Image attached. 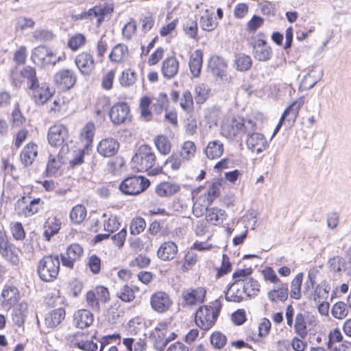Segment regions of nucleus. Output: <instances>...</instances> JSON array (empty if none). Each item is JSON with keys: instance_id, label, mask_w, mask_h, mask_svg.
I'll list each match as a JSON object with an SVG mask.
<instances>
[{"instance_id": "obj_1", "label": "nucleus", "mask_w": 351, "mask_h": 351, "mask_svg": "<svg viewBox=\"0 0 351 351\" xmlns=\"http://www.w3.org/2000/svg\"><path fill=\"white\" fill-rule=\"evenodd\" d=\"M156 155L152 148L147 145H141L132 158V167L138 171H148L149 175H157L160 168H154Z\"/></svg>"}, {"instance_id": "obj_2", "label": "nucleus", "mask_w": 351, "mask_h": 351, "mask_svg": "<svg viewBox=\"0 0 351 351\" xmlns=\"http://www.w3.org/2000/svg\"><path fill=\"white\" fill-rule=\"evenodd\" d=\"M221 306V302L216 300L211 306H200L195 314L196 325L203 330L210 329L218 318Z\"/></svg>"}, {"instance_id": "obj_3", "label": "nucleus", "mask_w": 351, "mask_h": 351, "mask_svg": "<svg viewBox=\"0 0 351 351\" xmlns=\"http://www.w3.org/2000/svg\"><path fill=\"white\" fill-rule=\"evenodd\" d=\"M254 130L256 123L253 121L233 118L223 123L221 134L226 138L232 140L241 132H253Z\"/></svg>"}, {"instance_id": "obj_4", "label": "nucleus", "mask_w": 351, "mask_h": 351, "mask_svg": "<svg viewBox=\"0 0 351 351\" xmlns=\"http://www.w3.org/2000/svg\"><path fill=\"white\" fill-rule=\"evenodd\" d=\"M60 261L58 256H44L38 263L37 271L39 278L44 282H53L60 271Z\"/></svg>"}, {"instance_id": "obj_5", "label": "nucleus", "mask_w": 351, "mask_h": 351, "mask_svg": "<svg viewBox=\"0 0 351 351\" xmlns=\"http://www.w3.org/2000/svg\"><path fill=\"white\" fill-rule=\"evenodd\" d=\"M10 80L12 84L16 88L21 87L22 82L26 80L28 90L39 83L35 68L30 66H24L21 70L15 68L11 71Z\"/></svg>"}, {"instance_id": "obj_6", "label": "nucleus", "mask_w": 351, "mask_h": 351, "mask_svg": "<svg viewBox=\"0 0 351 351\" xmlns=\"http://www.w3.org/2000/svg\"><path fill=\"white\" fill-rule=\"evenodd\" d=\"M149 180L143 176H133L125 178L120 184V190L125 194L138 195L148 188Z\"/></svg>"}, {"instance_id": "obj_7", "label": "nucleus", "mask_w": 351, "mask_h": 351, "mask_svg": "<svg viewBox=\"0 0 351 351\" xmlns=\"http://www.w3.org/2000/svg\"><path fill=\"white\" fill-rule=\"evenodd\" d=\"M228 64L226 61L217 56H212L208 63V72L217 80H219L223 83L229 84L232 77L227 72Z\"/></svg>"}, {"instance_id": "obj_8", "label": "nucleus", "mask_w": 351, "mask_h": 351, "mask_svg": "<svg viewBox=\"0 0 351 351\" xmlns=\"http://www.w3.org/2000/svg\"><path fill=\"white\" fill-rule=\"evenodd\" d=\"M43 205L40 198H34L29 202L26 197L19 199L15 205V210L19 216L30 217L37 213Z\"/></svg>"}, {"instance_id": "obj_9", "label": "nucleus", "mask_w": 351, "mask_h": 351, "mask_svg": "<svg viewBox=\"0 0 351 351\" xmlns=\"http://www.w3.org/2000/svg\"><path fill=\"white\" fill-rule=\"evenodd\" d=\"M55 90L47 83H38L29 89L31 99L36 106L45 104L54 95Z\"/></svg>"}, {"instance_id": "obj_10", "label": "nucleus", "mask_w": 351, "mask_h": 351, "mask_svg": "<svg viewBox=\"0 0 351 351\" xmlns=\"http://www.w3.org/2000/svg\"><path fill=\"white\" fill-rule=\"evenodd\" d=\"M173 304L170 295L165 291H158L150 297L152 308L158 313H165L169 311Z\"/></svg>"}, {"instance_id": "obj_11", "label": "nucleus", "mask_w": 351, "mask_h": 351, "mask_svg": "<svg viewBox=\"0 0 351 351\" xmlns=\"http://www.w3.org/2000/svg\"><path fill=\"white\" fill-rule=\"evenodd\" d=\"M113 8L109 5H95L93 8L89 9L87 12H82L75 16V19H93L97 18V26L105 20L106 17L110 18Z\"/></svg>"}, {"instance_id": "obj_12", "label": "nucleus", "mask_w": 351, "mask_h": 351, "mask_svg": "<svg viewBox=\"0 0 351 351\" xmlns=\"http://www.w3.org/2000/svg\"><path fill=\"white\" fill-rule=\"evenodd\" d=\"M32 60L34 63L40 65H54L60 60V58L57 57L51 49L45 46H39L34 49Z\"/></svg>"}, {"instance_id": "obj_13", "label": "nucleus", "mask_w": 351, "mask_h": 351, "mask_svg": "<svg viewBox=\"0 0 351 351\" xmlns=\"http://www.w3.org/2000/svg\"><path fill=\"white\" fill-rule=\"evenodd\" d=\"M0 254L6 261L13 265H18L20 258L17 251L8 239L5 232H0Z\"/></svg>"}, {"instance_id": "obj_14", "label": "nucleus", "mask_w": 351, "mask_h": 351, "mask_svg": "<svg viewBox=\"0 0 351 351\" xmlns=\"http://www.w3.org/2000/svg\"><path fill=\"white\" fill-rule=\"evenodd\" d=\"M53 81L60 88L68 90L75 84L77 75L71 69H62L54 75Z\"/></svg>"}, {"instance_id": "obj_15", "label": "nucleus", "mask_w": 351, "mask_h": 351, "mask_svg": "<svg viewBox=\"0 0 351 351\" xmlns=\"http://www.w3.org/2000/svg\"><path fill=\"white\" fill-rule=\"evenodd\" d=\"M75 63L84 76H90L95 69V62L92 54L83 51L76 56Z\"/></svg>"}, {"instance_id": "obj_16", "label": "nucleus", "mask_w": 351, "mask_h": 351, "mask_svg": "<svg viewBox=\"0 0 351 351\" xmlns=\"http://www.w3.org/2000/svg\"><path fill=\"white\" fill-rule=\"evenodd\" d=\"M130 107L125 102L114 104L109 112L111 121L116 125L125 123L130 119Z\"/></svg>"}, {"instance_id": "obj_17", "label": "nucleus", "mask_w": 351, "mask_h": 351, "mask_svg": "<svg viewBox=\"0 0 351 351\" xmlns=\"http://www.w3.org/2000/svg\"><path fill=\"white\" fill-rule=\"evenodd\" d=\"M304 104V97H300L296 101H293L282 113L279 123L277 125L274 134H275L280 128L283 121L287 119V121L290 123H293L298 115L299 110Z\"/></svg>"}, {"instance_id": "obj_18", "label": "nucleus", "mask_w": 351, "mask_h": 351, "mask_svg": "<svg viewBox=\"0 0 351 351\" xmlns=\"http://www.w3.org/2000/svg\"><path fill=\"white\" fill-rule=\"evenodd\" d=\"M255 130L245 132V134H247L246 145L248 149L252 152L260 154L265 149L267 146V141L262 134L255 132Z\"/></svg>"}, {"instance_id": "obj_19", "label": "nucleus", "mask_w": 351, "mask_h": 351, "mask_svg": "<svg viewBox=\"0 0 351 351\" xmlns=\"http://www.w3.org/2000/svg\"><path fill=\"white\" fill-rule=\"evenodd\" d=\"M252 54L256 60L266 62L270 60L273 54L272 49L265 40L256 39L252 42Z\"/></svg>"}, {"instance_id": "obj_20", "label": "nucleus", "mask_w": 351, "mask_h": 351, "mask_svg": "<svg viewBox=\"0 0 351 351\" xmlns=\"http://www.w3.org/2000/svg\"><path fill=\"white\" fill-rule=\"evenodd\" d=\"M83 254L82 247L77 243L71 244L64 254H61L62 265L73 269L74 263L79 261Z\"/></svg>"}, {"instance_id": "obj_21", "label": "nucleus", "mask_w": 351, "mask_h": 351, "mask_svg": "<svg viewBox=\"0 0 351 351\" xmlns=\"http://www.w3.org/2000/svg\"><path fill=\"white\" fill-rule=\"evenodd\" d=\"M206 290L202 287L184 289L182 293L184 306H191L202 303L204 300Z\"/></svg>"}, {"instance_id": "obj_22", "label": "nucleus", "mask_w": 351, "mask_h": 351, "mask_svg": "<svg viewBox=\"0 0 351 351\" xmlns=\"http://www.w3.org/2000/svg\"><path fill=\"white\" fill-rule=\"evenodd\" d=\"M67 136L66 128L62 124H56L49 128L47 138L51 146L57 147L62 145Z\"/></svg>"}, {"instance_id": "obj_23", "label": "nucleus", "mask_w": 351, "mask_h": 351, "mask_svg": "<svg viewBox=\"0 0 351 351\" xmlns=\"http://www.w3.org/2000/svg\"><path fill=\"white\" fill-rule=\"evenodd\" d=\"M119 148V142L113 138L102 139L97 147L98 153L104 157H111L115 155Z\"/></svg>"}, {"instance_id": "obj_24", "label": "nucleus", "mask_w": 351, "mask_h": 351, "mask_svg": "<svg viewBox=\"0 0 351 351\" xmlns=\"http://www.w3.org/2000/svg\"><path fill=\"white\" fill-rule=\"evenodd\" d=\"M93 321V314L86 309L78 310L73 315V324L79 328L83 329L89 327Z\"/></svg>"}, {"instance_id": "obj_25", "label": "nucleus", "mask_w": 351, "mask_h": 351, "mask_svg": "<svg viewBox=\"0 0 351 351\" xmlns=\"http://www.w3.org/2000/svg\"><path fill=\"white\" fill-rule=\"evenodd\" d=\"M179 69V62L176 57L171 56L165 59L162 63L161 71L167 79L174 77Z\"/></svg>"}, {"instance_id": "obj_26", "label": "nucleus", "mask_w": 351, "mask_h": 351, "mask_svg": "<svg viewBox=\"0 0 351 351\" xmlns=\"http://www.w3.org/2000/svg\"><path fill=\"white\" fill-rule=\"evenodd\" d=\"M288 285L282 282L276 285L273 289L267 293V297L272 302L277 301L285 302L288 298Z\"/></svg>"}, {"instance_id": "obj_27", "label": "nucleus", "mask_w": 351, "mask_h": 351, "mask_svg": "<svg viewBox=\"0 0 351 351\" xmlns=\"http://www.w3.org/2000/svg\"><path fill=\"white\" fill-rule=\"evenodd\" d=\"M178 254V246L172 241L163 243L157 251L158 257L162 261L173 259Z\"/></svg>"}, {"instance_id": "obj_28", "label": "nucleus", "mask_w": 351, "mask_h": 351, "mask_svg": "<svg viewBox=\"0 0 351 351\" xmlns=\"http://www.w3.org/2000/svg\"><path fill=\"white\" fill-rule=\"evenodd\" d=\"M3 305L11 306L16 304L19 298V291L14 286L5 287L2 293Z\"/></svg>"}, {"instance_id": "obj_29", "label": "nucleus", "mask_w": 351, "mask_h": 351, "mask_svg": "<svg viewBox=\"0 0 351 351\" xmlns=\"http://www.w3.org/2000/svg\"><path fill=\"white\" fill-rule=\"evenodd\" d=\"M166 324H160V328H156L153 334L155 339L154 348L159 351L164 350L167 344L170 341V337H166Z\"/></svg>"}, {"instance_id": "obj_30", "label": "nucleus", "mask_w": 351, "mask_h": 351, "mask_svg": "<svg viewBox=\"0 0 351 351\" xmlns=\"http://www.w3.org/2000/svg\"><path fill=\"white\" fill-rule=\"evenodd\" d=\"M38 154L37 145L33 143H29L23 148L21 153V160L25 166L32 164Z\"/></svg>"}, {"instance_id": "obj_31", "label": "nucleus", "mask_w": 351, "mask_h": 351, "mask_svg": "<svg viewBox=\"0 0 351 351\" xmlns=\"http://www.w3.org/2000/svg\"><path fill=\"white\" fill-rule=\"evenodd\" d=\"M64 317L65 311L59 308L46 315L45 323L47 327L53 328L58 326L64 320Z\"/></svg>"}, {"instance_id": "obj_32", "label": "nucleus", "mask_w": 351, "mask_h": 351, "mask_svg": "<svg viewBox=\"0 0 351 351\" xmlns=\"http://www.w3.org/2000/svg\"><path fill=\"white\" fill-rule=\"evenodd\" d=\"M202 52L201 50H196L191 56L189 61L190 71L195 77L199 76L202 65Z\"/></svg>"}, {"instance_id": "obj_33", "label": "nucleus", "mask_w": 351, "mask_h": 351, "mask_svg": "<svg viewBox=\"0 0 351 351\" xmlns=\"http://www.w3.org/2000/svg\"><path fill=\"white\" fill-rule=\"evenodd\" d=\"M205 153L209 159L218 158L223 153V144L219 140L210 141L206 147Z\"/></svg>"}, {"instance_id": "obj_34", "label": "nucleus", "mask_w": 351, "mask_h": 351, "mask_svg": "<svg viewBox=\"0 0 351 351\" xmlns=\"http://www.w3.org/2000/svg\"><path fill=\"white\" fill-rule=\"evenodd\" d=\"M227 215L226 211L217 207L207 210L206 215V220L215 226H217L223 223Z\"/></svg>"}, {"instance_id": "obj_35", "label": "nucleus", "mask_w": 351, "mask_h": 351, "mask_svg": "<svg viewBox=\"0 0 351 351\" xmlns=\"http://www.w3.org/2000/svg\"><path fill=\"white\" fill-rule=\"evenodd\" d=\"M65 161L57 156L50 154L46 168L47 176L51 177L58 175L62 164Z\"/></svg>"}, {"instance_id": "obj_36", "label": "nucleus", "mask_w": 351, "mask_h": 351, "mask_svg": "<svg viewBox=\"0 0 351 351\" xmlns=\"http://www.w3.org/2000/svg\"><path fill=\"white\" fill-rule=\"evenodd\" d=\"M180 189V186L176 183L164 182L156 186L155 191L159 196L165 197L172 195Z\"/></svg>"}, {"instance_id": "obj_37", "label": "nucleus", "mask_w": 351, "mask_h": 351, "mask_svg": "<svg viewBox=\"0 0 351 351\" xmlns=\"http://www.w3.org/2000/svg\"><path fill=\"white\" fill-rule=\"evenodd\" d=\"M128 56V49L125 45L117 44L113 47L109 58L112 62H121L125 60Z\"/></svg>"}, {"instance_id": "obj_38", "label": "nucleus", "mask_w": 351, "mask_h": 351, "mask_svg": "<svg viewBox=\"0 0 351 351\" xmlns=\"http://www.w3.org/2000/svg\"><path fill=\"white\" fill-rule=\"evenodd\" d=\"M294 326L295 332L301 338L304 339L308 334L305 315L302 313H297Z\"/></svg>"}, {"instance_id": "obj_39", "label": "nucleus", "mask_w": 351, "mask_h": 351, "mask_svg": "<svg viewBox=\"0 0 351 351\" xmlns=\"http://www.w3.org/2000/svg\"><path fill=\"white\" fill-rule=\"evenodd\" d=\"M239 285L231 284L228 290L226 293V299L227 301L234 302H241L244 300L245 293L242 290H240Z\"/></svg>"}, {"instance_id": "obj_40", "label": "nucleus", "mask_w": 351, "mask_h": 351, "mask_svg": "<svg viewBox=\"0 0 351 351\" xmlns=\"http://www.w3.org/2000/svg\"><path fill=\"white\" fill-rule=\"evenodd\" d=\"M87 215L86 208L82 204L75 206L70 213V219L75 224H80Z\"/></svg>"}, {"instance_id": "obj_41", "label": "nucleus", "mask_w": 351, "mask_h": 351, "mask_svg": "<svg viewBox=\"0 0 351 351\" xmlns=\"http://www.w3.org/2000/svg\"><path fill=\"white\" fill-rule=\"evenodd\" d=\"M252 274V269L250 267L237 269L232 274V278L234 280L232 284L242 287L243 283L246 282V281L251 278Z\"/></svg>"}, {"instance_id": "obj_42", "label": "nucleus", "mask_w": 351, "mask_h": 351, "mask_svg": "<svg viewBox=\"0 0 351 351\" xmlns=\"http://www.w3.org/2000/svg\"><path fill=\"white\" fill-rule=\"evenodd\" d=\"M241 287L247 298L257 295L260 291L258 282L252 277Z\"/></svg>"}, {"instance_id": "obj_43", "label": "nucleus", "mask_w": 351, "mask_h": 351, "mask_svg": "<svg viewBox=\"0 0 351 351\" xmlns=\"http://www.w3.org/2000/svg\"><path fill=\"white\" fill-rule=\"evenodd\" d=\"M220 188L221 184L219 182H214L209 186L206 193L201 196L206 201L207 205H210L213 200L219 196Z\"/></svg>"}, {"instance_id": "obj_44", "label": "nucleus", "mask_w": 351, "mask_h": 351, "mask_svg": "<svg viewBox=\"0 0 351 351\" xmlns=\"http://www.w3.org/2000/svg\"><path fill=\"white\" fill-rule=\"evenodd\" d=\"M199 23L204 30L208 32L213 30L217 25L214 14L208 10L201 16Z\"/></svg>"}, {"instance_id": "obj_45", "label": "nucleus", "mask_w": 351, "mask_h": 351, "mask_svg": "<svg viewBox=\"0 0 351 351\" xmlns=\"http://www.w3.org/2000/svg\"><path fill=\"white\" fill-rule=\"evenodd\" d=\"M196 153V146L193 141H185L182 147L180 152L178 154L182 156L184 160H189L193 158Z\"/></svg>"}, {"instance_id": "obj_46", "label": "nucleus", "mask_w": 351, "mask_h": 351, "mask_svg": "<svg viewBox=\"0 0 351 351\" xmlns=\"http://www.w3.org/2000/svg\"><path fill=\"white\" fill-rule=\"evenodd\" d=\"M154 143L157 149L161 154L167 155L171 152V143L165 136L160 135L156 137Z\"/></svg>"}, {"instance_id": "obj_47", "label": "nucleus", "mask_w": 351, "mask_h": 351, "mask_svg": "<svg viewBox=\"0 0 351 351\" xmlns=\"http://www.w3.org/2000/svg\"><path fill=\"white\" fill-rule=\"evenodd\" d=\"M303 279L302 273H300L293 279L291 285V297L295 300L301 298V285Z\"/></svg>"}, {"instance_id": "obj_48", "label": "nucleus", "mask_w": 351, "mask_h": 351, "mask_svg": "<svg viewBox=\"0 0 351 351\" xmlns=\"http://www.w3.org/2000/svg\"><path fill=\"white\" fill-rule=\"evenodd\" d=\"M117 295L122 301L129 302L135 298L134 289L128 285H123L117 291Z\"/></svg>"}, {"instance_id": "obj_49", "label": "nucleus", "mask_w": 351, "mask_h": 351, "mask_svg": "<svg viewBox=\"0 0 351 351\" xmlns=\"http://www.w3.org/2000/svg\"><path fill=\"white\" fill-rule=\"evenodd\" d=\"M330 287L325 283L318 285L314 291L313 300L318 303L328 299Z\"/></svg>"}, {"instance_id": "obj_50", "label": "nucleus", "mask_w": 351, "mask_h": 351, "mask_svg": "<svg viewBox=\"0 0 351 351\" xmlns=\"http://www.w3.org/2000/svg\"><path fill=\"white\" fill-rule=\"evenodd\" d=\"M137 80V74L131 69H126L122 72L119 79L120 84L124 87L132 86Z\"/></svg>"}, {"instance_id": "obj_51", "label": "nucleus", "mask_w": 351, "mask_h": 351, "mask_svg": "<svg viewBox=\"0 0 351 351\" xmlns=\"http://www.w3.org/2000/svg\"><path fill=\"white\" fill-rule=\"evenodd\" d=\"M123 343L128 351H143L145 348V343L141 339L136 341L133 338H125Z\"/></svg>"}, {"instance_id": "obj_52", "label": "nucleus", "mask_w": 351, "mask_h": 351, "mask_svg": "<svg viewBox=\"0 0 351 351\" xmlns=\"http://www.w3.org/2000/svg\"><path fill=\"white\" fill-rule=\"evenodd\" d=\"M146 228V222L143 217H136L132 219L130 226L131 234L137 235L144 231Z\"/></svg>"}, {"instance_id": "obj_53", "label": "nucleus", "mask_w": 351, "mask_h": 351, "mask_svg": "<svg viewBox=\"0 0 351 351\" xmlns=\"http://www.w3.org/2000/svg\"><path fill=\"white\" fill-rule=\"evenodd\" d=\"M86 39L84 34L77 33L72 36L68 41V47L73 51H77L86 43Z\"/></svg>"}, {"instance_id": "obj_54", "label": "nucleus", "mask_w": 351, "mask_h": 351, "mask_svg": "<svg viewBox=\"0 0 351 351\" xmlns=\"http://www.w3.org/2000/svg\"><path fill=\"white\" fill-rule=\"evenodd\" d=\"M348 311L347 305L343 302H338L335 303L332 308V315L334 317L341 319L346 317Z\"/></svg>"}, {"instance_id": "obj_55", "label": "nucleus", "mask_w": 351, "mask_h": 351, "mask_svg": "<svg viewBox=\"0 0 351 351\" xmlns=\"http://www.w3.org/2000/svg\"><path fill=\"white\" fill-rule=\"evenodd\" d=\"M210 341L215 348L220 349L226 344L227 338L221 332L215 331L210 335Z\"/></svg>"}, {"instance_id": "obj_56", "label": "nucleus", "mask_w": 351, "mask_h": 351, "mask_svg": "<svg viewBox=\"0 0 351 351\" xmlns=\"http://www.w3.org/2000/svg\"><path fill=\"white\" fill-rule=\"evenodd\" d=\"M235 63L237 70L245 71L251 67L252 59L249 56L245 54H239L236 58Z\"/></svg>"}, {"instance_id": "obj_57", "label": "nucleus", "mask_w": 351, "mask_h": 351, "mask_svg": "<svg viewBox=\"0 0 351 351\" xmlns=\"http://www.w3.org/2000/svg\"><path fill=\"white\" fill-rule=\"evenodd\" d=\"M136 32V21L131 19L122 29V35L125 40H130Z\"/></svg>"}, {"instance_id": "obj_58", "label": "nucleus", "mask_w": 351, "mask_h": 351, "mask_svg": "<svg viewBox=\"0 0 351 351\" xmlns=\"http://www.w3.org/2000/svg\"><path fill=\"white\" fill-rule=\"evenodd\" d=\"M151 99L148 97H143L140 100V110L141 117L146 121H149L152 117V112L149 110Z\"/></svg>"}, {"instance_id": "obj_59", "label": "nucleus", "mask_w": 351, "mask_h": 351, "mask_svg": "<svg viewBox=\"0 0 351 351\" xmlns=\"http://www.w3.org/2000/svg\"><path fill=\"white\" fill-rule=\"evenodd\" d=\"M180 107L186 112H191L193 108V97L189 90H184L180 101Z\"/></svg>"}, {"instance_id": "obj_60", "label": "nucleus", "mask_w": 351, "mask_h": 351, "mask_svg": "<svg viewBox=\"0 0 351 351\" xmlns=\"http://www.w3.org/2000/svg\"><path fill=\"white\" fill-rule=\"evenodd\" d=\"M208 93L209 90L207 85L204 84L197 85L195 88V99L196 102L197 104L204 103L208 96Z\"/></svg>"}, {"instance_id": "obj_61", "label": "nucleus", "mask_w": 351, "mask_h": 351, "mask_svg": "<svg viewBox=\"0 0 351 351\" xmlns=\"http://www.w3.org/2000/svg\"><path fill=\"white\" fill-rule=\"evenodd\" d=\"M185 33L191 38H195L197 32V22L196 19H188L183 25Z\"/></svg>"}, {"instance_id": "obj_62", "label": "nucleus", "mask_w": 351, "mask_h": 351, "mask_svg": "<svg viewBox=\"0 0 351 351\" xmlns=\"http://www.w3.org/2000/svg\"><path fill=\"white\" fill-rule=\"evenodd\" d=\"M60 230V224L55 223L53 220H48L45 226L43 235L46 240L49 241L52 236L58 233Z\"/></svg>"}, {"instance_id": "obj_63", "label": "nucleus", "mask_w": 351, "mask_h": 351, "mask_svg": "<svg viewBox=\"0 0 351 351\" xmlns=\"http://www.w3.org/2000/svg\"><path fill=\"white\" fill-rule=\"evenodd\" d=\"M209 205L206 204V201L202 197H200L198 199H197L193 206V213L196 217H202L205 210H208V206Z\"/></svg>"}, {"instance_id": "obj_64", "label": "nucleus", "mask_w": 351, "mask_h": 351, "mask_svg": "<svg viewBox=\"0 0 351 351\" xmlns=\"http://www.w3.org/2000/svg\"><path fill=\"white\" fill-rule=\"evenodd\" d=\"M84 150L78 149L71 153V156L67 157L71 166L75 167L84 162Z\"/></svg>"}]
</instances>
